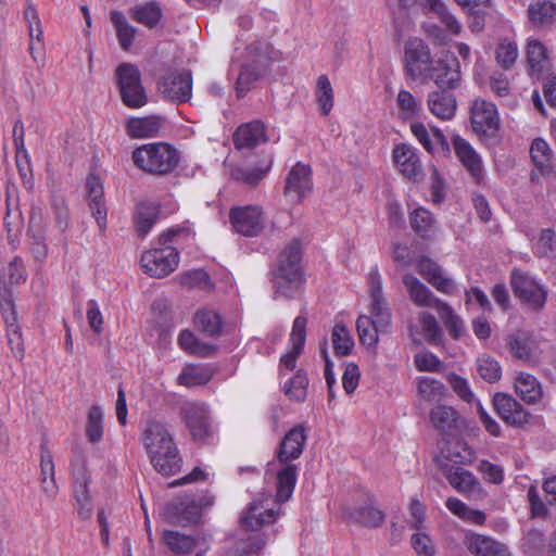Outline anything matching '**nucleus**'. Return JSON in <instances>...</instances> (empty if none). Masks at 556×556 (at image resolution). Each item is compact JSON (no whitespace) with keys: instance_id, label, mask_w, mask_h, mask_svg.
<instances>
[{"instance_id":"f257e3e1","label":"nucleus","mask_w":556,"mask_h":556,"mask_svg":"<svg viewBox=\"0 0 556 556\" xmlns=\"http://www.w3.org/2000/svg\"><path fill=\"white\" fill-rule=\"evenodd\" d=\"M140 443L157 472L169 477L180 470L182 459L178 446L164 424L154 419L148 420L142 429Z\"/></svg>"},{"instance_id":"f03ea898","label":"nucleus","mask_w":556,"mask_h":556,"mask_svg":"<svg viewBox=\"0 0 556 556\" xmlns=\"http://www.w3.org/2000/svg\"><path fill=\"white\" fill-rule=\"evenodd\" d=\"M300 261V242L292 241L279 254L277 265L271 271L277 296L292 298L298 293L302 283Z\"/></svg>"},{"instance_id":"7ed1b4c3","label":"nucleus","mask_w":556,"mask_h":556,"mask_svg":"<svg viewBox=\"0 0 556 556\" xmlns=\"http://www.w3.org/2000/svg\"><path fill=\"white\" fill-rule=\"evenodd\" d=\"M131 160L141 170L164 176L172 173L179 163V152L168 143H146L132 151Z\"/></svg>"},{"instance_id":"20e7f679","label":"nucleus","mask_w":556,"mask_h":556,"mask_svg":"<svg viewBox=\"0 0 556 556\" xmlns=\"http://www.w3.org/2000/svg\"><path fill=\"white\" fill-rule=\"evenodd\" d=\"M180 233V229H169L160 236V242L164 247L146 251L140 258L141 267L146 274L155 278H163L173 273L179 262L178 252L167 243Z\"/></svg>"},{"instance_id":"39448f33","label":"nucleus","mask_w":556,"mask_h":556,"mask_svg":"<svg viewBox=\"0 0 556 556\" xmlns=\"http://www.w3.org/2000/svg\"><path fill=\"white\" fill-rule=\"evenodd\" d=\"M123 103L130 109L142 108L148 102V96L141 83L139 68L130 63H122L115 71Z\"/></svg>"},{"instance_id":"423d86ee","label":"nucleus","mask_w":556,"mask_h":556,"mask_svg":"<svg viewBox=\"0 0 556 556\" xmlns=\"http://www.w3.org/2000/svg\"><path fill=\"white\" fill-rule=\"evenodd\" d=\"M281 513L280 506L270 494H262L254 500L240 517V525L245 530L257 531L274 523Z\"/></svg>"},{"instance_id":"0eeeda50","label":"nucleus","mask_w":556,"mask_h":556,"mask_svg":"<svg viewBox=\"0 0 556 556\" xmlns=\"http://www.w3.org/2000/svg\"><path fill=\"white\" fill-rule=\"evenodd\" d=\"M214 503V496L205 494L195 500L190 496L177 498L165 508L166 519L176 526L195 523L201 517L202 508L210 507Z\"/></svg>"},{"instance_id":"6e6552de","label":"nucleus","mask_w":556,"mask_h":556,"mask_svg":"<svg viewBox=\"0 0 556 556\" xmlns=\"http://www.w3.org/2000/svg\"><path fill=\"white\" fill-rule=\"evenodd\" d=\"M180 416L193 440L206 442L215 434L207 407L201 403H187L180 409Z\"/></svg>"},{"instance_id":"1a4fd4ad","label":"nucleus","mask_w":556,"mask_h":556,"mask_svg":"<svg viewBox=\"0 0 556 556\" xmlns=\"http://www.w3.org/2000/svg\"><path fill=\"white\" fill-rule=\"evenodd\" d=\"M511 288L516 298L533 311H540L546 303V290L527 273L515 269L511 273Z\"/></svg>"},{"instance_id":"9d476101","label":"nucleus","mask_w":556,"mask_h":556,"mask_svg":"<svg viewBox=\"0 0 556 556\" xmlns=\"http://www.w3.org/2000/svg\"><path fill=\"white\" fill-rule=\"evenodd\" d=\"M472 130L483 140L493 139L500 128L496 105L484 99H476L470 110Z\"/></svg>"},{"instance_id":"9b49d317","label":"nucleus","mask_w":556,"mask_h":556,"mask_svg":"<svg viewBox=\"0 0 556 556\" xmlns=\"http://www.w3.org/2000/svg\"><path fill=\"white\" fill-rule=\"evenodd\" d=\"M542 491L545 500L541 496L536 485L531 484L527 491L529 513L532 518L547 519L551 515L549 507H556V475L543 471Z\"/></svg>"},{"instance_id":"f8f14e48","label":"nucleus","mask_w":556,"mask_h":556,"mask_svg":"<svg viewBox=\"0 0 556 556\" xmlns=\"http://www.w3.org/2000/svg\"><path fill=\"white\" fill-rule=\"evenodd\" d=\"M432 64L429 46L419 38L409 39L404 49V72L413 80L422 78Z\"/></svg>"},{"instance_id":"ddd939ff","label":"nucleus","mask_w":556,"mask_h":556,"mask_svg":"<svg viewBox=\"0 0 556 556\" xmlns=\"http://www.w3.org/2000/svg\"><path fill=\"white\" fill-rule=\"evenodd\" d=\"M422 79L433 80L443 90L455 89L462 79L459 62L455 56L445 54L432 62Z\"/></svg>"},{"instance_id":"4468645a","label":"nucleus","mask_w":556,"mask_h":556,"mask_svg":"<svg viewBox=\"0 0 556 556\" xmlns=\"http://www.w3.org/2000/svg\"><path fill=\"white\" fill-rule=\"evenodd\" d=\"M161 94L173 102H187L191 98L192 76L191 72H169L157 84Z\"/></svg>"},{"instance_id":"2eb2a0df","label":"nucleus","mask_w":556,"mask_h":556,"mask_svg":"<svg viewBox=\"0 0 556 556\" xmlns=\"http://www.w3.org/2000/svg\"><path fill=\"white\" fill-rule=\"evenodd\" d=\"M229 218L235 230L245 237L258 236L264 229V216L258 205L232 207Z\"/></svg>"},{"instance_id":"dca6fc26","label":"nucleus","mask_w":556,"mask_h":556,"mask_svg":"<svg viewBox=\"0 0 556 556\" xmlns=\"http://www.w3.org/2000/svg\"><path fill=\"white\" fill-rule=\"evenodd\" d=\"M312 188L311 168L301 162L296 163L286 178L285 195L292 203H301Z\"/></svg>"},{"instance_id":"f3484780","label":"nucleus","mask_w":556,"mask_h":556,"mask_svg":"<svg viewBox=\"0 0 556 556\" xmlns=\"http://www.w3.org/2000/svg\"><path fill=\"white\" fill-rule=\"evenodd\" d=\"M410 131L430 154L447 155L450 153V144L441 129L432 127L429 130L425 124L414 122L410 124Z\"/></svg>"},{"instance_id":"a211bd4d","label":"nucleus","mask_w":556,"mask_h":556,"mask_svg":"<svg viewBox=\"0 0 556 556\" xmlns=\"http://www.w3.org/2000/svg\"><path fill=\"white\" fill-rule=\"evenodd\" d=\"M85 186L87 192L88 206L91 212V215L96 218L100 230L104 231L108 225V208L104 201V190L102 181L97 175L89 174L86 178Z\"/></svg>"},{"instance_id":"6ab92c4d","label":"nucleus","mask_w":556,"mask_h":556,"mask_svg":"<svg viewBox=\"0 0 556 556\" xmlns=\"http://www.w3.org/2000/svg\"><path fill=\"white\" fill-rule=\"evenodd\" d=\"M445 477L458 493L469 498L481 500L486 494L477 477L462 467H451L445 472Z\"/></svg>"},{"instance_id":"aec40b11","label":"nucleus","mask_w":556,"mask_h":556,"mask_svg":"<svg viewBox=\"0 0 556 556\" xmlns=\"http://www.w3.org/2000/svg\"><path fill=\"white\" fill-rule=\"evenodd\" d=\"M453 148L456 157L470 174V176L479 182L483 178L484 167L479 153L464 138L456 135L452 139Z\"/></svg>"},{"instance_id":"412c9836","label":"nucleus","mask_w":556,"mask_h":556,"mask_svg":"<svg viewBox=\"0 0 556 556\" xmlns=\"http://www.w3.org/2000/svg\"><path fill=\"white\" fill-rule=\"evenodd\" d=\"M493 404L501 418L513 426H523L530 419L527 409L513 396L505 393H496Z\"/></svg>"},{"instance_id":"4be33fe9","label":"nucleus","mask_w":556,"mask_h":556,"mask_svg":"<svg viewBox=\"0 0 556 556\" xmlns=\"http://www.w3.org/2000/svg\"><path fill=\"white\" fill-rule=\"evenodd\" d=\"M392 156L403 176L412 180H417L421 176L422 165L415 148L407 143H400L394 147Z\"/></svg>"},{"instance_id":"5701e85b","label":"nucleus","mask_w":556,"mask_h":556,"mask_svg":"<svg viewBox=\"0 0 556 556\" xmlns=\"http://www.w3.org/2000/svg\"><path fill=\"white\" fill-rule=\"evenodd\" d=\"M464 544L475 556H511L508 546L492 536L470 533L466 535Z\"/></svg>"},{"instance_id":"b1692460","label":"nucleus","mask_w":556,"mask_h":556,"mask_svg":"<svg viewBox=\"0 0 556 556\" xmlns=\"http://www.w3.org/2000/svg\"><path fill=\"white\" fill-rule=\"evenodd\" d=\"M306 441L305 430L302 426L290 429L279 443L277 451L278 464L292 463L303 452Z\"/></svg>"},{"instance_id":"393cba45","label":"nucleus","mask_w":556,"mask_h":556,"mask_svg":"<svg viewBox=\"0 0 556 556\" xmlns=\"http://www.w3.org/2000/svg\"><path fill=\"white\" fill-rule=\"evenodd\" d=\"M306 317L298 316L292 326L290 333L291 350L281 356L280 365L288 370H293L296 365V359L303 350L305 338H306Z\"/></svg>"},{"instance_id":"a878e982","label":"nucleus","mask_w":556,"mask_h":556,"mask_svg":"<svg viewBox=\"0 0 556 556\" xmlns=\"http://www.w3.org/2000/svg\"><path fill=\"white\" fill-rule=\"evenodd\" d=\"M417 270L439 292L445 294L453 292V280L444 276L442 268L429 257L419 260Z\"/></svg>"},{"instance_id":"bb28decb","label":"nucleus","mask_w":556,"mask_h":556,"mask_svg":"<svg viewBox=\"0 0 556 556\" xmlns=\"http://www.w3.org/2000/svg\"><path fill=\"white\" fill-rule=\"evenodd\" d=\"M267 141L265 125L261 121H253L238 127L233 142L238 149L255 148Z\"/></svg>"},{"instance_id":"cd10ccee","label":"nucleus","mask_w":556,"mask_h":556,"mask_svg":"<svg viewBox=\"0 0 556 556\" xmlns=\"http://www.w3.org/2000/svg\"><path fill=\"white\" fill-rule=\"evenodd\" d=\"M527 59L529 64V75L540 79L549 73L551 64L545 46L536 40L530 39L527 46Z\"/></svg>"},{"instance_id":"c85d7f7f","label":"nucleus","mask_w":556,"mask_h":556,"mask_svg":"<svg viewBox=\"0 0 556 556\" xmlns=\"http://www.w3.org/2000/svg\"><path fill=\"white\" fill-rule=\"evenodd\" d=\"M163 127L160 116L131 117L126 123V132L130 138L143 139L155 137Z\"/></svg>"},{"instance_id":"c756f323","label":"nucleus","mask_w":556,"mask_h":556,"mask_svg":"<svg viewBox=\"0 0 556 556\" xmlns=\"http://www.w3.org/2000/svg\"><path fill=\"white\" fill-rule=\"evenodd\" d=\"M279 468L276 471L277 477V494L274 497L278 504L287 502L293 493L299 467L293 463L278 464Z\"/></svg>"},{"instance_id":"7c9ffc66","label":"nucleus","mask_w":556,"mask_h":556,"mask_svg":"<svg viewBox=\"0 0 556 556\" xmlns=\"http://www.w3.org/2000/svg\"><path fill=\"white\" fill-rule=\"evenodd\" d=\"M427 105L429 111L442 121L451 119L455 115L457 106L455 97L443 89L429 92Z\"/></svg>"},{"instance_id":"2f4dec72","label":"nucleus","mask_w":556,"mask_h":556,"mask_svg":"<svg viewBox=\"0 0 556 556\" xmlns=\"http://www.w3.org/2000/svg\"><path fill=\"white\" fill-rule=\"evenodd\" d=\"M0 306L3 314V318L8 325V333H9V343H14V337H16V349L12 348L16 357L22 358L24 351L20 343V334L18 328L15 324V312H14V303L10 293V290L4 288L0 291Z\"/></svg>"},{"instance_id":"473e14b6","label":"nucleus","mask_w":556,"mask_h":556,"mask_svg":"<svg viewBox=\"0 0 556 556\" xmlns=\"http://www.w3.org/2000/svg\"><path fill=\"white\" fill-rule=\"evenodd\" d=\"M403 283L407 289L410 300L417 306H429L438 309V304L443 303V301L435 298L432 292L413 275H405Z\"/></svg>"},{"instance_id":"72a5a7b5","label":"nucleus","mask_w":556,"mask_h":556,"mask_svg":"<svg viewBox=\"0 0 556 556\" xmlns=\"http://www.w3.org/2000/svg\"><path fill=\"white\" fill-rule=\"evenodd\" d=\"M515 390L522 401L529 404L538 403L543 396L539 380L523 371L518 372L515 377Z\"/></svg>"},{"instance_id":"f704fd0d","label":"nucleus","mask_w":556,"mask_h":556,"mask_svg":"<svg viewBox=\"0 0 556 556\" xmlns=\"http://www.w3.org/2000/svg\"><path fill=\"white\" fill-rule=\"evenodd\" d=\"M273 160H264L260 165L237 166L231 170V178L249 186H256L266 176Z\"/></svg>"},{"instance_id":"c9c22d12","label":"nucleus","mask_w":556,"mask_h":556,"mask_svg":"<svg viewBox=\"0 0 556 556\" xmlns=\"http://www.w3.org/2000/svg\"><path fill=\"white\" fill-rule=\"evenodd\" d=\"M429 418L437 430L441 433H447L456 428L459 414L450 405L438 404L431 408Z\"/></svg>"},{"instance_id":"e433bc0d","label":"nucleus","mask_w":556,"mask_h":556,"mask_svg":"<svg viewBox=\"0 0 556 556\" xmlns=\"http://www.w3.org/2000/svg\"><path fill=\"white\" fill-rule=\"evenodd\" d=\"M129 13L132 20L150 29L156 27L163 17V10L156 1L135 5Z\"/></svg>"},{"instance_id":"4c0bfd02","label":"nucleus","mask_w":556,"mask_h":556,"mask_svg":"<svg viewBox=\"0 0 556 556\" xmlns=\"http://www.w3.org/2000/svg\"><path fill=\"white\" fill-rule=\"evenodd\" d=\"M162 542L176 556L190 554L198 545L197 538L174 530H165Z\"/></svg>"},{"instance_id":"58836bf2","label":"nucleus","mask_w":556,"mask_h":556,"mask_svg":"<svg viewBox=\"0 0 556 556\" xmlns=\"http://www.w3.org/2000/svg\"><path fill=\"white\" fill-rule=\"evenodd\" d=\"M399 117L403 121H413L422 113V102L406 89H400L395 99Z\"/></svg>"},{"instance_id":"ea45409f","label":"nucleus","mask_w":556,"mask_h":556,"mask_svg":"<svg viewBox=\"0 0 556 556\" xmlns=\"http://www.w3.org/2000/svg\"><path fill=\"white\" fill-rule=\"evenodd\" d=\"M111 22L116 30L118 43L124 51H128L132 46L137 34V28L132 26L124 13L119 11L111 12Z\"/></svg>"},{"instance_id":"a19ab883","label":"nucleus","mask_w":556,"mask_h":556,"mask_svg":"<svg viewBox=\"0 0 556 556\" xmlns=\"http://www.w3.org/2000/svg\"><path fill=\"white\" fill-rule=\"evenodd\" d=\"M528 17L536 27L551 25L556 18V3L548 0L531 3L528 8Z\"/></svg>"},{"instance_id":"79ce46f5","label":"nucleus","mask_w":556,"mask_h":556,"mask_svg":"<svg viewBox=\"0 0 556 556\" xmlns=\"http://www.w3.org/2000/svg\"><path fill=\"white\" fill-rule=\"evenodd\" d=\"M348 518L368 528H378L384 521V514L375 506H359L348 513Z\"/></svg>"},{"instance_id":"37998d69","label":"nucleus","mask_w":556,"mask_h":556,"mask_svg":"<svg viewBox=\"0 0 556 556\" xmlns=\"http://www.w3.org/2000/svg\"><path fill=\"white\" fill-rule=\"evenodd\" d=\"M266 67L257 62L244 64L236 81V91L239 98H242L265 73Z\"/></svg>"},{"instance_id":"c03bdc74","label":"nucleus","mask_w":556,"mask_h":556,"mask_svg":"<svg viewBox=\"0 0 556 556\" xmlns=\"http://www.w3.org/2000/svg\"><path fill=\"white\" fill-rule=\"evenodd\" d=\"M507 343L511 354L519 359H529L534 349L533 337L527 331L510 334Z\"/></svg>"},{"instance_id":"a18cd8bd","label":"nucleus","mask_w":556,"mask_h":556,"mask_svg":"<svg viewBox=\"0 0 556 556\" xmlns=\"http://www.w3.org/2000/svg\"><path fill=\"white\" fill-rule=\"evenodd\" d=\"M437 312L450 336L455 340L460 339L465 333V325L462 318L454 312L452 306L445 302L439 303Z\"/></svg>"},{"instance_id":"49530a36","label":"nucleus","mask_w":556,"mask_h":556,"mask_svg":"<svg viewBox=\"0 0 556 556\" xmlns=\"http://www.w3.org/2000/svg\"><path fill=\"white\" fill-rule=\"evenodd\" d=\"M367 317H371L372 323L382 334L390 332L392 327V313L387 300L370 302L369 315H367Z\"/></svg>"},{"instance_id":"de8ad7c7","label":"nucleus","mask_w":556,"mask_h":556,"mask_svg":"<svg viewBox=\"0 0 556 556\" xmlns=\"http://www.w3.org/2000/svg\"><path fill=\"white\" fill-rule=\"evenodd\" d=\"M193 323L198 330L210 337L217 336L222 331V318L219 314L211 309L198 311Z\"/></svg>"},{"instance_id":"09e8293b","label":"nucleus","mask_w":556,"mask_h":556,"mask_svg":"<svg viewBox=\"0 0 556 556\" xmlns=\"http://www.w3.org/2000/svg\"><path fill=\"white\" fill-rule=\"evenodd\" d=\"M422 5L435 13V15L453 35H459L462 33L460 23L447 10L445 3L442 0H422Z\"/></svg>"},{"instance_id":"8fccbe9b","label":"nucleus","mask_w":556,"mask_h":556,"mask_svg":"<svg viewBox=\"0 0 556 556\" xmlns=\"http://www.w3.org/2000/svg\"><path fill=\"white\" fill-rule=\"evenodd\" d=\"M410 225L414 231L422 238H430L435 232V220L432 214L424 207H418L410 214Z\"/></svg>"},{"instance_id":"3c124183","label":"nucleus","mask_w":556,"mask_h":556,"mask_svg":"<svg viewBox=\"0 0 556 556\" xmlns=\"http://www.w3.org/2000/svg\"><path fill=\"white\" fill-rule=\"evenodd\" d=\"M315 98L320 113L324 116L329 115L334 104V93L331 83L326 75H320L317 78Z\"/></svg>"},{"instance_id":"603ef678","label":"nucleus","mask_w":556,"mask_h":556,"mask_svg":"<svg viewBox=\"0 0 556 556\" xmlns=\"http://www.w3.org/2000/svg\"><path fill=\"white\" fill-rule=\"evenodd\" d=\"M212 370L206 366L190 365L179 374L177 381L181 386L193 387L204 384L212 378Z\"/></svg>"},{"instance_id":"864d4df0","label":"nucleus","mask_w":556,"mask_h":556,"mask_svg":"<svg viewBox=\"0 0 556 556\" xmlns=\"http://www.w3.org/2000/svg\"><path fill=\"white\" fill-rule=\"evenodd\" d=\"M157 207L153 204L142 203L138 205L136 213V229L140 237H146L157 218Z\"/></svg>"},{"instance_id":"5fc2aeb1","label":"nucleus","mask_w":556,"mask_h":556,"mask_svg":"<svg viewBox=\"0 0 556 556\" xmlns=\"http://www.w3.org/2000/svg\"><path fill=\"white\" fill-rule=\"evenodd\" d=\"M356 329L359 342L363 345L372 348L379 342V334H382L378 327L372 323L371 317L359 315L356 320Z\"/></svg>"},{"instance_id":"6e6d98bb","label":"nucleus","mask_w":556,"mask_h":556,"mask_svg":"<svg viewBox=\"0 0 556 556\" xmlns=\"http://www.w3.org/2000/svg\"><path fill=\"white\" fill-rule=\"evenodd\" d=\"M332 345L336 355H349L354 346V340L349 329L342 324H336L331 334Z\"/></svg>"},{"instance_id":"4d7b16f0","label":"nucleus","mask_w":556,"mask_h":556,"mask_svg":"<svg viewBox=\"0 0 556 556\" xmlns=\"http://www.w3.org/2000/svg\"><path fill=\"white\" fill-rule=\"evenodd\" d=\"M417 391L420 397L427 402L438 401L445 396V386L433 378H420L417 386Z\"/></svg>"},{"instance_id":"13d9d810","label":"nucleus","mask_w":556,"mask_h":556,"mask_svg":"<svg viewBox=\"0 0 556 556\" xmlns=\"http://www.w3.org/2000/svg\"><path fill=\"white\" fill-rule=\"evenodd\" d=\"M530 155L533 164L540 170L543 172L551 167L553 153L548 143L544 139L536 138L532 141Z\"/></svg>"},{"instance_id":"bf43d9fd","label":"nucleus","mask_w":556,"mask_h":556,"mask_svg":"<svg viewBox=\"0 0 556 556\" xmlns=\"http://www.w3.org/2000/svg\"><path fill=\"white\" fill-rule=\"evenodd\" d=\"M72 472L74 477V498L84 500L89 495L88 482L89 477L84 460H75L72 464Z\"/></svg>"},{"instance_id":"052dcab7","label":"nucleus","mask_w":556,"mask_h":556,"mask_svg":"<svg viewBox=\"0 0 556 556\" xmlns=\"http://www.w3.org/2000/svg\"><path fill=\"white\" fill-rule=\"evenodd\" d=\"M477 371L489 383L496 382L502 376V368L498 362L486 354H482L477 358Z\"/></svg>"},{"instance_id":"680f3d73","label":"nucleus","mask_w":556,"mask_h":556,"mask_svg":"<svg viewBox=\"0 0 556 556\" xmlns=\"http://www.w3.org/2000/svg\"><path fill=\"white\" fill-rule=\"evenodd\" d=\"M86 435L92 443L99 442L103 437V410L100 406H92L88 412Z\"/></svg>"},{"instance_id":"e2e57ef3","label":"nucleus","mask_w":556,"mask_h":556,"mask_svg":"<svg viewBox=\"0 0 556 556\" xmlns=\"http://www.w3.org/2000/svg\"><path fill=\"white\" fill-rule=\"evenodd\" d=\"M418 320L427 341L433 345L439 344L442 341L443 332L435 317L428 312H420Z\"/></svg>"},{"instance_id":"0e129e2a","label":"nucleus","mask_w":556,"mask_h":556,"mask_svg":"<svg viewBox=\"0 0 556 556\" xmlns=\"http://www.w3.org/2000/svg\"><path fill=\"white\" fill-rule=\"evenodd\" d=\"M308 379L305 374L298 371L288 382L285 384L286 394L295 401H304L307 394Z\"/></svg>"},{"instance_id":"69168bd1","label":"nucleus","mask_w":556,"mask_h":556,"mask_svg":"<svg viewBox=\"0 0 556 556\" xmlns=\"http://www.w3.org/2000/svg\"><path fill=\"white\" fill-rule=\"evenodd\" d=\"M518 58V47L513 41H501L495 51L497 63L505 70L510 68Z\"/></svg>"},{"instance_id":"338daca9","label":"nucleus","mask_w":556,"mask_h":556,"mask_svg":"<svg viewBox=\"0 0 556 556\" xmlns=\"http://www.w3.org/2000/svg\"><path fill=\"white\" fill-rule=\"evenodd\" d=\"M410 545L417 556H434L435 545L430 535L424 531L416 530L410 536Z\"/></svg>"},{"instance_id":"774afa93","label":"nucleus","mask_w":556,"mask_h":556,"mask_svg":"<svg viewBox=\"0 0 556 556\" xmlns=\"http://www.w3.org/2000/svg\"><path fill=\"white\" fill-rule=\"evenodd\" d=\"M414 363L419 371L438 372L443 366L440 358L429 351L417 353Z\"/></svg>"}]
</instances>
